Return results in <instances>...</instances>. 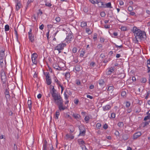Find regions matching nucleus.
Wrapping results in <instances>:
<instances>
[{
    "mask_svg": "<svg viewBox=\"0 0 150 150\" xmlns=\"http://www.w3.org/2000/svg\"><path fill=\"white\" fill-rule=\"evenodd\" d=\"M87 25V23L86 22H83L81 23V27H84Z\"/></svg>",
    "mask_w": 150,
    "mask_h": 150,
    "instance_id": "30",
    "label": "nucleus"
},
{
    "mask_svg": "<svg viewBox=\"0 0 150 150\" xmlns=\"http://www.w3.org/2000/svg\"><path fill=\"white\" fill-rule=\"evenodd\" d=\"M111 108V107L110 105H108L103 107V110L106 111L109 110Z\"/></svg>",
    "mask_w": 150,
    "mask_h": 150,
    "instance_id": "15",
    "label": "nucleus"
},
{
    "mask_svg": "<svg viewBox=\"0 0 150 150\" xmlns=\"http://www.w3.org/2000/svg\"><path fill=\"white\" fill-rule=\"evenodd\" d=\"M67 92V90H65V91L64 93V98H65V99L66 100H67L69 98V96H68L67 94L66 93Z\"/></svg>",
    "mask_w": 150,
    "mask_h": 150,
    "instance_id": "23",
    "label": "nucleus"
},
{
    "mask_svg": "<svg viewBox=\"0 0 150 150\" xmlns=\"http://www.w3.org/2000/svg\"><path fill=\"white\" fill-rule=\"evenodd\" d=\"M96 65V64L93 62H92L90 64V66L91 67H94Z\"/></svg>",
    "mask_w": 150,
    "mask_h": 150,
    "instance_id": "45",
    "label": "nucleus"
},
{
    "mask_svg": "<svg viewBox=\"0 0 150 150\" xmlns=\"http://www.w3.org/2000/svg\"><path fill=\"white\" fill-rule=\"evenodd\" d=\"M114 88L113 86H109L108 89V93L112 94V92L113 91Z\"/></svg>",
    "mask_w": 150,
    "mask_h": 150,
    "instance_id": "12",
    "label": "nucleus"
},
{
    "mask_svg": "<svg viewBox=\"0 0 150 150\" xmlns=\"http://www.w3.org/2000/svg\"><path fill=\"white\" fill-rule=\"evenodd\" d=\"M97 4L99 7H101L103 6V2L100 1V0H99V1H98Z\"/></svg>",
    "mask_w": 150,
    "mask_h": 150,
    "instance_id": "21",
    "label": "nucleus"
},
{
    "mask_svg": "<svg viewBox=\"0 0 150 150\" xmlns=\"http://www.w3.org/2000/svg\"><path fill=\"white\" fill-rule=\"evenodd\" d=\"M44 25L43 24H42L40 26L39 28L40 29L42 30V29H43L44 28Z\"/></svg>",
    "mask_w": 150,
    "mask_h": 150,
    "instance_id": "61",
    "label": "nucleus"
},
{
    "mask_svg": "<svg viewBox=\"0 0 150 150\" xmlns=\"http://www.w3.org/2000/svg\"><path fill=\"white\" fill-rule=\"evenodd\" d=\"M74 136L73 135L67 134L65 136V138L67 139H72L74 138Z\"/></svg>",
    "mask_w": 150,
    "mask_h": 150,
    "instance_id": "11",
    "label": "nucleus"
},
{
    "mask_svg": "<svg viewBox=\"0 0 150 150\" xmlns=\"http://www.w3.org/2000/svg\"><path fill=\"white\" fill-rule=\"evenodd\" d=\"M79 134L78 136H84L86 133V130L84 127L83 126H79Z\"/></svg>",
    "mask_w": 150,
    "mask_h": 150,
    "instance_id": "4",
    "label": "nucleus"
},
{
    "mask_svg": "<svg viewBox=\"0 0 150 150\" xmlns=\"http://www.w3.org/2000/svg\"><path fill=\"white\" fill-rule=\"evenodd\" d=\"M147 67L148 68V73H149L150 72V64H148V63H147Z\"/></svg>",
    "mask_w": 150,
    "mask_h": 150,
    "instance_id": "38",
    "label": "nucleus"
},
{
    "mask_svg": "<svg viewBox=\"0 0 150 150\" xmlns=\"http://www.w3.org/2000/svg\"><path fill=\"white\" fill-rule=\"evenodd\" d=\"M114 70V68L111 67L109 69L108 71V74H110V73L112 72Z\"/></svg>",
    "mask_w": 150,
    "mask_h": 150,
    "instance_id": "27",
    "label": "nucleus"
},
{
    "mask_svg": "<svg viewBox=\"0 0 150 150\" xmlns=\"http://www.w3.org/2000/svg\"><path fill=\"white\" fill-rule=\"evenodd\" d=\"M132 32L137 41L138 39H142L146 37L145 33L143 31H141L135 26L133 27Z\"/></svg>",
    "mask_w": 150,
    "mask_h": 150,
    "instance_id": "1",
    "label": "nucleus"
},
{
    "mask_svg": "<svg viewBox=\"0 0 150 150\" xmlns=\"http://www.w3.org/2000/svg\"><path fill=\"white\" fill-rule=\"evenodd\" d=\"M54 80L56 82V83L57 84H58L59 86L61 85L60 82L57 78L55 79Z\"/></svg>",
    "mask_w": 150,
    "mask_h": 150,
    "instance_id": "37",
    "label": "nucleus"
},
{
    "mask_svg": "<svg viewBox=\"0 0 150 150\" xmlns=\"http://www.w3.org/2000/svg\"><path fill=\"white\" fill-rule=\"evenodd\" d=\"M105 39L104 38H100V41L101 42H104Z\"/></svg>",
    "mask_w": 150,
    "mask_h": 150,
    "instance_id": "62",
    "label": "nucleus"
},
{
    "mask_svg": "<svg viewBox=\"0 0 150 150\" xmlns=\"http://www.w3.org/2000/svg\"><path fill=\"white\" fill-rule=\"evenodd\" d=\"M9 91L8 89H5V91L4 92V94L5 95L7 99H9L10 98V95L9 94Z\"/></svg>",
    "mask_w": 150,
    "mask_h": 150,
    "instance_id": "9",
    "label": "nucleus"
},
{
    "mask_svg": "<svg viewBox=\"0 0 150 150\" xmlns=\"http://www.w3.org/2000/svg\"><path fill=\"white\" fill-rule=\"evenodd\" d=\"M97 34L96 33H94V36L93 37V39L94 40H96L97 39Z\"/></svg>",
    "mask_w": 150,
    "mask_h": 150,
    "instance_id": "52",
    "label": "nucleus"
},
{
    "mask_svg": "<svg viewBox=\"0 0 150 150\" xmlns=\"http://www.w3.org/2000/svg\"><path fill=\"white\" fill-rule=\"evenodd\" d=\"M57 105L58 106V108L60 111L64 110L67 108L66 107L63 105V102Z\"/></svg>",
    "mask_w": 150,
    "mask_h": 150,
    "instance_id": "8",
    "label": "nucleus"
},
{
    "mask_svg": "<svg viewBox=\"0 0 150 150\" xmlns=\"http://www.w3.org/2000/svg\"><path fill=\"white\" fill-rule=\"evenodd\" d=\"M133 10V8L132 6H129L128 7V10L129 11L131 12Z\"/></svg>",
    "mask_w": 150,
    "mask_h": 150,
    "instance_id": "39",
    "label": "nucleus"
},
{
    "mask_svg": "<svg viewBox=\"0 0 150 150\" xmlns=\"http://www.w3.org/2000/svg\"><path fill=\"white\" fill-rule=\"evenodd\" d=\"M128 136L127 134H124L123 136V139L125 140H126L128 139Z\"/></svg>",
    "mask_w": 150,
    "mask_h": 150,
    "instance_id": "28",
    "label": "nucleus"
},
{
    "mask_svg": "<svg viewBox=\"0 0 150 150\" xmlns=\"http://www.w3.org/2000/svg\"><path fill=\"white\" fill-rule=\"evenodd\" d=\"M32 29L31 28L30 29L29 31L28 32V35H32Z\"/></svg>",
    "mask_w": 150,
    "mask_h": 150,
    "instance_id": "60",
    "label": "nucleus"
},
{
    "mask_svg": "<svg viewBox=\"0 0 150 150\" xmlns=\"http://www.w3.org/2000/svg\"><path fill=\"white\" fill-rule=\"evenodd\" d=\"M150 119V116L149 115H148V116H147L145 117L144 119V120L146 121L147 120Z\"/></svg>",
    "mask_w": 150,
    "mask_h": 150,
    "instance_id": "40",
    "label": "nucleus"
},
{
    "mask_svg": "<svg viewBox=\"0 0 150 150\" xmlns=\"http://www.w3.org/2000/svg\"><path fill=\"white\" fill-rule=\"evenodd\" d=\"M21 5L20 2H18L16 5V9L17 11L21 7Z\"/></svg>",
    "mask_w": 150,
    "mask_h": 150,
    "instance_id": "18",
    "label": "nucleus"
},
{
    "mask_svg": "<svg viewBox=\"0 0 150 150\" xmlns=\"http://www.w3.org/2000/svg\"><path fill=\"white\" fill-rule=\"evenodd\" d=\"M73 52L74 53H75L77 51V48L76 47H74L73 49Z\"/></svg>",
    "mask_w": 150,
    "mask_h": 150,
    "instance_id": "56",
    "label": "nucleus"
},
{
    "mask_svg": "<svg viewBox=\"0 0 150 150\" xmlns=\"http://www.w3.org/2000/svg\"><path fill=\"white\" fill-rule=\"evenodd\" d=\"M147 81L146 79L145 78H143L141 79V82L143 83H145Z\"/></svg>",
    "mask_w": 150,
    "mask_h": 150,
    "instance_id": "34",
    "label": "nucleus"
},
{
    "mask_svg": "<svg viewBox=\"0 0 150 150\" xmlns=\"http://www.w3.org/2000/svg\"><path fill=\"white\" fill-rule=\"evenodd\" d=\"M43 149H47V142L45 141V144H44L43 146Z\"/></svg>",
    "mask_w": 150,
    "mask_h": 150,
    "instance_id": "29",
    "label": "nucleus"
},
{
    "mask_svg": "<svg viewBox=\"0 0 150 150\" xmlns=\"http://www.w3.org/2000/svg\"><path fill=\"white\" fill-rule=\"evenodd\" d=\"M77 141L78 142L79 144L80 145L81 147V146L85 144V142L81 139H78Z\"/></svg>",
    "mask_w": 150,
    "mask_h": 150,
    "instance_id": "13",
    "label": "nucleus"
},
{
    "mask_svg": "<svg viewBox=\"0 0 150 150\" xmlns=\"http://www.w3.org/2000/svg\"><path fill=\"white\" fill-rule=\"evenodd\" d=\"M150 92L149 91V92H147L146 96L145 97V98L146 99H147L148 98V96L150 94Z\"/></svg>",
    "mask_w": 150,
    "mask_h": 150,
    "instance_id": "58",
    "label": "nucleus"
},
{
    "mask_svg": "<svg viewBox=\"0 0 150 150\" xmlns=\"http://www.w3.org/2000/svg\"><path fill=\"white\" fill-rule=\"evenodd\" d=\"M121 30H122L124 31L126 30L127 28L125 27L122 26L121 28Z\"/></svg>",
    "mask_w": 150,
    "mask_h": 150,
    "instance_id": "46",
    "label": "nucleus"
},
{
    "mask_svg": "<svg viewBox=\"0 0 150 150\" xmlns=\"http://www.w3.org/2000/svg\"><path fill=\"white\" fill-rule=\"evenodd\" d=\"M102 47V45L101 44H98L97 46V47L99 49H100Z\"/></svg>",
    "mask_w": 150,
    "mask_h": 150,
    "instance_id": "64",
    "label": "nucleus"
},
{
    "mask_svg": "<svg viewBox=\"0 0 150 150\" xmlns=\"http://www.w3.org/2000/svg\"><path fill=\"white\" fill-rule=\"evenodd\" d=\"M81 147L82 150H88L86 148L85 145L81 146Z\"/></svg>",
    "mask_w": 150,
    "mask_h": 150,
    "instance_id": "42",
    "label": "nucleus"
},
{
    "mask_svg": "<svg viewBox=\"0 0 150 150\" xmlns=\"http://www.w3.org/2000/svg\"><path fill=\"white\" fill-rule=\"evenodd\" d=\"M53 67L54 68L56 69L57 70H61V68H60V69H59V66L58 65V64L57 63H54L53 65Z\"/></svg>",
    "mask_w": 150,
    "mask_h": 150,
    "instance_id": "17",
    "label": "nucleus"
},
{
    "mask_svg": "<svg viewBox=\"0 0 150 150\" xmlns=\"http://www.w3.org/2000/svg\"><path fill=\"white\" fill-rule=\"evenodd\" d=\"M1 77L3 83H5L6 78L5 73L3 70H2L1 71Z\"/></svg>",
    "mask_w": 150,
    "mask_h": 150,
    "instance_id": "5",
    "label": "nucleus"
},
{
    "mask_svg": "<svg viewBox=\"0 0 150 150\" xmlns=\"http://www.w3.org/2000/svg\"><path fill=\"white\" fill-rule=\"evenodd\" d=\"M28 38L29 39L30 41L32 42H34V36L31 35H28Z\"/></svg>",
    "mask_w": 150,
    "mask_h": 150,
    "instance_id": "14",
    "label": "nucleus"
},
{
    "mask_svg": "<svg viewBox=\"0 0 150 150\" xmlns=\"http://www.w3.org/2000/svg\"><path fill=\"white\" fill-rule=\"evenodd\" d=\"M101 126V124L99 123H97L96 125V127L98 129H100Z\"/></svg>",
    "mask_w": 150,
    "mask_h": 150,
    "instance_id": "36",
    "label": "nucleus"
},
{
    "mask_svg": "<svg viewBox=\"0 0 150 150\" xmlns=\"http://www.w3.org/2000/svg\"><path fill=\"white\" fill-rule=\"evenodd\" d=\"M85 53V51H82L80 54V56L81 57H83L84 56V54Z\"/></svg>",
    "mask_w": 150,
    "mask_h": 150,
    "instance_id": "44",
    "label": "nucleus"
},
{
    "mask_svg": "<svg viewBox=\"0 0 150 150\" xmlns=\"http://www.w3.org/2000/svg\"><path fill=\"white\" fill-rule=\"evenodd\" d=\"M45 76L47 84L48 85H50L52 83V81L49 72L47 73Z\"/></svg>",
    "mask_w": 150,
    "mask_h": 150,
    "instance_id": "7",
    "label": "nucleus"
},
{
    "mask_svg": "<svg viewBox=\"0 0 150 150\" xmlns=\"http://www.w3.org/2000/svg\"><path fill=\"white\" fill-rule=\"evenodd\" d=\"M38 55L36 53H34L32 54L31 58L33 63L35 64L37 63V57Z\"/></svg>",
    "mask_w": 150,
    "mask_h": 150,
    "instance_id": "6",
    "label": "nucleus"
},
{
    "mask_svg": "<svg viewBox=\"0 0 150 150\" xmlns=\"http://www.w3.org/2000/svg\"><path fill=\"white\" fill-rule=\"evenodd\" d=\"M66 44L65 43H61L58 44L55 48L54 50H57L58 51V53L61 52V51L63 50L64 47L66 46Z\"/></svg>",
    "mask_w": 150,
    "mask_h": 150,
    "instance_id": "3",
    "label": "nucleus"
},
{
    "mask_svg": "<svg viewBox=\"0 0 150 150\" xmlns=\"http://www.w3.org/2000/svg\"><path fill=\"white\" fill-rule=\"evenodd\" d=\"M130 105V103L129 102H127L126 103V106L127 107H129Z\"/></svg>",
    "mask_w": 150,
    "mask_h": 150,
    "instance_id": "47",
    "label": "nucleus"
},
{
    "mask_svg": "<svg viewBox=\"0 0 150 150\" xmlns=\"http://www.w3.org/2000/svg\"><path fill=\"white\" fill-rule=\"evenodd\" d=\"M106 6L108 8H112L111 6V4L110 2H109L106 4Z\"/></svg>",
    "mask_w": 150,
    "mask_h": 150,
    "instance_id": "35",
    "label": "nucleus"
},
{
    "mask_svg": "<svg viewBox=\"0 0 150 150\" xmlns=\"http://www.w3.org/2000/svg\"><path fill=\"white\" fill-rule=\"evenodd\" d=\"M72 35H70L67 37V38L70 41L72 40L73 39Z\"/></svg>",
    "mask_w": 150,
    "mask_h": 150,
    "instance_id": "31",
    "label": "nucleus"
},
{
    "mask_svg": "<svg viewBox=\"0 0 150 150\" xmlns=\"http://www.w3.org/2000/svg\"><path fill=\"white\" fill-rule=\"evenodd\" d=\"M72 115L73 117H74L75 119L77 120L79 119L81 117L80 115L78 114H76L73 113Z\"/></svg>",
    "mask_w": 150,
    "mask_h": 150,
    "instance_id": "16",
    "label": "nucleus"
},
{
    "mask_svg": "<svg viewBox=\"0 0 150 150\" xmlns=\"http://www.w3.org/2000/svg\"><path fill=\"white\" fill-rule=\"evenodd\" d=\"M141 135V133L140 132L135 133L133 135V139H136L138 137L140 136Z\"/></svg>",
    "mask_w": 150,
    "mask_h": 150,
    "instance_id": "10",
    "label": "nucleus"
},
{
    "mask_svg": "<svg viewBox=\"0 0 150 150\" xmlns=\"http://www.w3.org/2000/svg\"><path fill=\"white\" fill-rule=\"evenodd\" d=\"M55 20L57 22H59L60 21V18L59 17H57L56 18Z\"/></svg>",
    "mask_w": 150,
    "mask_h": 150,
    "instance_id": "48",
    "label": "nucleus"
},
{
    "mask_svg": "<svg viewBox=\"0 0 150 150\" xmlns=\"http://www.w3.org/2000/svg\"><path fill=\"white\" fill-rule=\"evenodd\" d=\"M93 4H97L99 0H89Z\"/></svg>",
    "mask_w": 150,
    "mask_h": 150,
    "instance_id": "26",
    "label": "nucleus"
},
{
    "mask_svg": "<svg viewBox=\"0 0 150 150\" xmlns=\"http://www.w3.org/2000/svg\"><path fill=\"white\" fill-rule=\"evenodd\" d=\"M45 5L46 6H47L48 7H50L52 5L50 3H46L45 4Z\"/></svg>",
    "mask_w": 150,
    "mask_h": 150,
    "instance_id": "55",
    "label": "nucleus"
},
{
    "mask_svg": "<svg viewBox=\"0 0 150 150\" xmlns=\"http://www.w3.org/2000/svg\"><path fill=\"white\" fill-rule=\"evenodd\" d=\"M4 55H5V54H4V51H1V52L0 53V55L1 58H3L4 57Z\"/></svg>",
    "mask_w": 150,
    "mask_h": 150,
    "instance_id": "25",
    "label": "nucleus"
},
{
    "mask_svg": "<svg viewBox=\"0 0 150 150\" xmlns=\"http://www.w3.org/2000/svg\"><path fill=\"white\" fill-rule=\"evenodd\" d=\"M119 132L117 130L116 131L115 133V135H116V136H119Z\"/></svg>",
    "mask_w": 150,
    "mask_h": 150,
    "instance_id": "49",
    "label": "nucleus"
},
{
    "mask_svg": "<svg viewBox=\"0 0 150 150\" xmlns=\"http://www.w3.org/2000/svg\"><path fill=\"white\" fill-rule=\"evenodd\" d=\"M84 120L86 121H88L89 120V117L88 116H85Z\"/></svg>",
    "mask_w": 150,
    "mask_h": 150,
    "instance_id": "54",
    "label": "nucleus"
},
{
    "mask_svg": "<svg viewBox=\"0 0 150 150\" xmlns=\"http://www.w3.org/2000/svg\"><path fill=\"white\" fill-rule=\"evenodd\" d=\"M126 95V93L125 91H122L121 93V95L122 96H125Z\"/></svg>",
    "mask_w": 150,
    "mask_h": 150,
    "instance_id": "57",
    "label": "nucleus"
},
{
    "mask_svg": "<svg viewBox=\"0 0 150 150\" xmlns=\"http://www.w3.org/2000/svg\"><path fill=\"white\" fill-rule=\"evenodd\" d=\"M79 102V100L78 99H75L74 100V103L76 104H78Z\"/></svg>",
    "mask_w": 150,
    "mask_h": 150,
    "instance_id": "63",
    "label": "nucleus"
},
{
    "mask_svg": "<svg viewBox=\"0 0 150 150\" xmlns=\"http://www.w3.org/2000/svg\"><path fill=\"white\" fill-rule=\"evenodd\" d=\"M111 117L112 118H114L115 117V114L114 113H112Z\"/></svg>",
    "mask_w": 150,
    "mask_h": 150,
    "instance_id": "50",
    "label": "nucleus"
},
{
    "mask_svg": "<svg viewBox=\"0 0 150 150\" xmlns=\"http://www.w3.org/2000/svg\"><path fill=\"white\" fill-rule=\"evenodd\" d=\"M129 14L132 16H136L135 13V12H131L129 13Z\"/></svg>",
    "mask_w": 150,
    "mask_h": 150,
    "instance_id": "51",
    "label": "nucleus"
},
{
    "mask_svg": "<svg viewBox=\"0 0 150 150\" xmlns=\"http://www.w3.org/2000/svg\"><path fill=\"white\" fill-rule=\"evenodd\" d=\"M9 29V26L8 25H6L5 26V31H8Z\"/></svg>",
    "mask_w": 150,
    "mask_h": 150,
    "instance_id": "32",
    "label": "nucleus"
},
{
    "mask_svg": "<svg viewBox=\"0 0 150 150\" xmlns=\"http://www.w3.org/2000/svg\"><path fill=\"white\" fill-rule=\"evenodd\" d=\"M59 115V111H57L56 113V118L57 119L58 118V117Z\"/></svg>",
    "mask_w": 150,
    "mask_h": 150,
    "instance_id": "43",
    "label": "nucleus"
},
{
    "mask_svg": "<svg viewBox=\"0 0 150 150\" xmlns=\"http://www.w3.org/2000/svg\"><path fill=\"white\" fill-rule=\"evenodd\" d=\"M56 90L54 87L52 89L51 94L54 101V102L57 105L63 102L62 99L60 95L55 93Z\"/></svg>",
    "mask_w": 150,
    "mask_h": 150,
    "instance_id": "2",
    "label": "nucleus"
},
{
    "mask_svg": "<svg viewBox=\"0 0 150 150\" xmlns=\"http://www.w3.org/2000/svg\"><path fill=\"white\" fill-rule=\"evenodd\" d=\"M86 32L88 33V34H90L91 32H90V29L88 28H86Z\"/></svg>",
    "mask_w": 150,
    "mask_h": 150,
    "instance_id": "53",
    "label": "nucleus"
},
{
    "mask_svg": "<svg viewBox=\"0 0 150 150\" xmlns=\"http://www.w3.org/2000/svg\"><path fill=\"white\" fill-rule=\"evenodd\" d=\"M81 67L79 65H76V66L75 69L77 71H80L81 69Z\"/></svg>",
    "mask_w": 150,
    "mask_h": 150,
    "instance_id": "19",
    "label": "nucleus"
},
{
    "mask_svg": "<svg viewBox=\"0 0 150 150\" xmlns=\"http://www.w3.org/2000/svg\"><path fill=\"white\" fill-rule=\"evenodd\" d=\"M117 125L119 127H121L123 126V123L122 122H119L118 123Z\"/></svg>",
    "mask_w": 150,
    "mask_h": 150,
    "instance_id": "33",
    "label": "nucleus"
},
{
    "mask_svg": "<svg viewBox=\"0 0 150 150\" xmlns=\"http://www.w3.org/2000/svg\"><path fill=\"white\" fill-rule=\"evenodd\" d=\"M100 15L101 17H104L105 16V12L102 11L100 13Z\"/></svg>",
    "mask_w": 150,
    "mask_h": 150,
    "instance_id": "41",
    "label": "nucleus"
},
{
    "mask_svg": "<svg viewBox=\"0 0 150 150\" xmlns=\"http://www.w3.org/2000/svg\"><path fill=\"white\" fill-rule=\"evenodd\" d=\"M65 76L66 79H69L70 76V73L69 72H67L65 74Z\"/></svg>",
    "mask_w": 150,
    "mask_h": 150,
    "instance_id": "24",
    "label": "nucleus"
},
{
    "mask_svg": "<svg viewBox=\"0 0 150 150\" xmlns=\"http://www.w3.org/2000/svg\"><path fill=\"white\" fill-rule=\"evenodd\" d=\"M108 127V125H107L105 124L103 127V128L104 129H106Z\"/></svg>",
    "mask_w": 150,
    "mask_h": 150,
    "instance_id": "59",
    "label": "nucleus"
},
{
    "mask_svg": "<svg viewBox=\"0 0 150 150\" xmlns=\"http://www.w3.org/2000/svg\"><path fill=\"white\" fill-rule=\"evenodd\" d=\"M105 82L103 80L101 79L99 81V84L100 86H103Z\"/></svg>",
    "mask_w": 150,
    "mask_h": 150,
    "instance_id": "22",
    "label": "nucleus"
},
{
    "mask_svg": "<svg viewBox=\"0 0 150 150\" xmlns=\"http://www.w3.org/2000/svg\"><path fill=\"white\" fill-rule=\"evenodd\" d=\"M28 107L29 109L30 110H31V104H32V101L31 100H28Z\"/></svg>",
    "mask_w": 150,
    "mask_h": 150,
    "instance_id": "20",
    "label": "nucleus"
}]
</instances>
